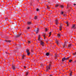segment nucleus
<instances>
[{
  "label": "nucleus",
  "mask_w": 76,
  "mask_h": 76,
  "mask_svg": "<svg viewBox=\"0 0 76 76\" xmlns=\"http://www.w3.org/2000/svg\"><path fill=\"white\" fill-rule=\"evenodd\" d=\"M50 67H51V64H50L49 66H47L46 67V72H47L48 70H51L50 69Z\"/></svg>",
  "instance_id": "1"
},
{
  "label": "nucleus",
  "mask_w": 76,
  "mask_h": 76,
  "mask_svg": "<svg viewBox=\"0 0 76 76\" xmlns=\"http://www.w3.org/2000/svg\"><path fill=\"white\" fill-rule=\"evenodd\" d=\"M26 52L27 54V56H29L30 54V52H29V50L27 49L26 50Z\"/></svg>",
  "instance_id": "2"
},
{
  "label": "nucleus",
  "mask_w": 76,
  "mask_h": 76,
  "mask_svg": "<svg viewBox=\"0 0 76 76\" xmlns=\"http://www.w3.org/2000/svg\"><path fill=\"white\" fill-rule=\"evenodd\" d=\"M45 35H46V34H42V36H43L44 39H45L46 38H47V37H46V36H45Z\"/></svg>",
  "instance_id": "3"
},
{
  "label": "nucleus",
  "mask_w": 76,
  "mask_h": 76,
  "mask_svg": "<svg viewBox=\"0 0 76 76\" xmlns=\"http://www.w3.org/2000/svg\"><path fill=\"white\" fill-rule=\"evenodd\" d=\"M44 43L42 41H40V45H42L43 46H44Z\"/></svg>",
  "instance_id": "4"
},
{
  "label": "nucleus",
  "mask_w": 76,
  "mask_h": 76,
  "mask_svg": "<svg viewBox=\"0 0 76 76\" xmlns=\"http://www.w3.org/2000/svg\"><path fill=\"white\" fill-rule=\"evenodd\" d=\"M72 28H74V29L76 28V25L74 24L73 26H72Z\"/></svg>",
  "instance_id": "5"
},
{
  "label": "nucleus",
  "mask_w": 76,
  "mask_h": 76,
  "mask_svg": "<svg viewBox=\"0 0 76 76\" xmlns=\"http://www.w3.org/2000/svg\"><path fill=\"white\" fill-rule=\"evenodd\" d=\"M62 35H60V34H58L57 37L58 38H60V37L62 36Z\"/></svg>",
  "instance_id": "6"
},
{
  "label": "nucleus",
  "mask_w": 76,
  "mask_h": 76,
  "mask_svg": "<svg viewBox=\"0 0 76 76\" xmlns=\"http://www.w3.org/2000/svg\"><path fill=\"white\" fill-rule=\"evenodd\" d=\"M5 41L6 42H11V41L10 40H5Z\"/></svg>",
  "instance_id": "7"
},
{
  "label": "nucleus",
  "mask_w": 76,
  "mask_h": 76,
  "mask_svg": "<svg viewBox=\"0 0 76 76\" xmlns=\"http://www.w3.org/2000/svg\"><path fill=\"white\" fill-rule=\"evenodd\" d=\"M38 31H39V28H37L36 31V34H38Z\"/></svg>",
  "instance_id": "8"
},
{
  "label": "nucleus",
  "mask_w": 76,
  "mask_h": 76,
  "mask_svg": "<svg viewBox=\"0 0 76 76\" xmlns=\"http://www.w3.org/2000/svg\"><path fill=\"white\" fill-rule=\"evenodd\" d=\"M55 23H56V25H57L58 23V21L57 20H55Z\"/></svg>",
  "instance_id": "9"
},
{
  "label": "nucleus",
  "mask_w": 76,
  "mask_h": 76,
  "mask_svg": "<svg viewBox=\"0 0 76 76\" xmlns=\"http://www.w3.org/2000/svg\"><path fill=\"white\" fill-rule=\"evenodd\" d=\"M59 42V40H57L56 41V44H57V45H59V44H58Z\"/></svg>",
  "instance_id": "10"
},
{
  "label": "nucleus",
  "mask_w": 76,
  "mask_h": 76,
  "mask_svg": "<svg viewBox=\"0 0 76 76\" xmlns=\"http://www.w3.org/2000/svg\"><path fill=\"white\" fill-rule=\"evenodd\" d=\"M38 41H40V35H39L38 37Z\"/></svg>",
  "instance_id": "11"
},
{
  "label": "nucleus",
  "mask_w": 76,
  "mask_h": 76,
  "mask_svg": "<svg viewBox=\"0 0 76 76\" xmlns=\"http://www.w3.org/2000/svg\"><path fill=\"white\" fill-rule=\"evenodd\" d=\"M62 27V26H59V30L60 31H61V27Z\"/></svg>",
  "instance_id": "12"
},
{
  "label": "nucleus",
  "mask_w": 76,
  "mask_h": 76,
  "mask_svg": "<svg viewBox=\"0 0 76 76\" xmlns=\"http://www.w3.org/2000/svg\"><path fill=\"white\" fill-rule=\"evenodd\" d=\"M65 60H66V58H64L62 59V61H64Z\"/></svg>",
  "instance_id": "13"
},
{
  "label": "nucleus",
  "mask_w": 76,
  "mask_h": 76,
  "mask_svg": "<svg viewBox=\"0 0 76 76\" xmlns=\"http://www.w3.org/2000/svg\"><path fill=\"white\" fill-rule=\"evenodd\" d=\"M60 7H61V9H63V7H64L63 6L61 5L60 6Z\"/></svg>",
  "instance_id": "14"
},
{
  "label": "nucleus",
  "mask_w": 76,
  "mask_h": 76,
  "mask_svg": "<svg viewBox=\"0 0 76 76\" xmlns=\"http://www.w3.org/2000/svg\"><path fill=\"white\" fill-rule=\"evenodd\" d=\"M12 68L13 69V70H15V66L13 65L12 66Z\"/></svg>",
  "instance_id": "15"
},
{
  "label": "nucleus",
  "mask_w": 76,
  "mask_h": 76,
  "mask_svg": "<svg viewBox=\"0 0 76 76\" xmlns=\"http://www.w3.org/2000/svg\"><path fill=\"white\" fill-rule=\"evenodd\" d=\"M65 23L67 25V26H69V23H68V22L66 21V22H65Z\"/></svg>",
  "instance_id": "16"
},
{
  "label": "nucleus",
  "mask_w": 76,
  "mask_h": 76,
  "mask_svg": "<svg viewBox=\"0 0 76 76\" xmlns=\"http://www.w3.org/2000/svg\"><path fill=\"white\" fill-rule=\"evenodd\" d=\"M46 55L47 56H49V55H50V54L49 53H47L46 54Z\"/></svg>",
  "instance_id": "17"
},
{
  "label": "nucleus",
  "mask_w": 76,
  "mask_h": 76,
  "mask_svg": "<svg viewBox=\"0 0 76 76\" xmlns=\"http://www.w3.org/2000/svg\"><path fill=\"white\" fill-rule=\"evenodd\" d=\"M55 57H58V55L57 54H55Z\"/></svg>",
  "instance_id": "18"
},
{
  "label": "nucleus",
  "mask_w": 76,
  "mask_h": 76,
  "mask_svg": "<svg viewBox=\"0 0 76 76\" xmlns=\"http://www.w3.org/2000/svg\"><path fill=\"white\" fill-rule=\"evenodd\" d=\"M20 35H21V34H19V35L17 36V37H20Z\"/></svg>",
  "instance_id": "19"
},
{
  "label": "nucleus",
  "mask_w": 76,
  "mask_h": 76,
  "mask_svg": "<svg viewBox=\"0 0 76 76\" xmlns=\"http://www.w3.org/2000/svg\"><path fill=\"white\" fill-rule=\"evenodd\" d=\"M66 42H65L64 44L63 45V48H64V47H65V45H66Z\"/></svg>",
  "instance_id": "20"
},
{
  "label": "nucleus",
  "mask_w": 76,
  "mask_h": 76,
  "mask_svg": "<svg viewBox=\"0 0 76 76\" xmlns=\"http://www.w3.org/2000/svg\"><path fill=\"white\" fill-rule=\"evenodd\" d=\"M72 46V44H69L68 45V47H70Z\"/></svg>",
  "instance_id": "21"
},
{
  "label": "nucleus",
  "mask_w": 76,
  "mask_h": 76,
  "mask_svg": "<svg viewBox=\"0 0 76 76\" xmlns=\"http://www.w3.org/2000/svg\"><path fill=\"white\" fill-rule=\"evenodd\" d=\"M58 4H56L55 5V7H58Z\"/></svg>",
  "instance_id": "22"
},
{
  "label": "nucleus",
  "mask_w": 76,
  "mask_h": 76,
  "mask_svg": "<svg viewBox=\"0 0 76 76\" xmlns=\"http://www.w3.org/2000/svg\"><path fill=\"white\" fill-rule=\"evenodd\" d=\"M27 23L28 25H30L31 24V22H28Z\"/></svg>",
  "instance_id": "23"
},
{
  "label": "nucleus",
  "mask_w": 76,
  "mask_h": 76,
  "mask_svg": "<svg viewBox=\"0 0 76 76\" xmlns=\"http://www.w3.org/2000/svg\"><path fill=\"white\" fill-rule=\"evenodd\" d=\"M72 61V59H70L69 60V63H71Z\"/></svg>",
  "instance_id": "24"
},
{
  "label": "nucleus",
  "mask_w": 76,
  "mask_h": 76,
  "mask_svg": "<svg viewBox=\"0 0 76 76\" xmlns=\"http://www.w3.org/2000/svg\"><path fill=\"white\" fill-rule=\"evenodd\" d=\"M34 19H37V16H35L34 17Z\"/></svg>",
  "instance_id": "25"
},
{
  "label": "nucleus",
  "mask_w": 76,
  "mask_h": 76,
  "mask_svg": "<svg viewBox=\"0 0 76 76\" xmlns=\"http://www.w3.org/2000/svg\"><path fill=\"white\" fill-rule=\"evenodd\" d=\"M72 72H71L70 73V76H72Z\"/></svg>",
  "instance_id": "26"
},
{
  "label": "nucleus",
  "mask_w": 76,
  "mask_h": 76,
  "mask_svg": "<svg viewBox=\"0 0 76 76\" xmlns=\"http://www.w3.org/2000/svg\"><path fill=\"white\" fill-rule=\"evenodd\" d=\"M69 58V57H68L66 58H65V60H68Z\"/></svg>",
  "instance_id": "27"
},
{
  "label": "nucleus",
  "mask_w": 76,
  "mask_h": 76,
  "mask_svg": "<svg viewBox=\"0 0 76 76\" xmlns=\"http://www.w3.org/2000/svg\"><path fill=\"white\" fill-rule=\"evenodd\" d=\"M24 57H25V56H24V55H23L22 56V59H23Z\"/></svg>",
  "instance_id": "28"
},
{
  "label": "nucleus",
  "mask_w": 76,
  "mask_h": 76,
  "mask_svg": "<svg viewBox=\"0 0 76 76\" xmlns=\"http://www.w3.org/2000/svg\"><path fill=\"white\" fill-rule=\"evenodd\" d=\"M47 9H50V7H49L48 5H47Z\"/></svg>",
  "instance_id": "29"
},
{
  "label": "nucleus",
  "mask_w": 76,
  "mask_h": 76,
  "mask_svg": "<svg viewBox=\"0 0 76 76\" xmlns=\"http://www.w3.org/2000/svg\"><path fill=\"white\" fill-rule=\"evenodd\" d=\"M28 75V72H26V76H27Z\"/></svg>",
  "instance_id": "30"
},
{
  "label": "nucleus",
  "mask_w": 76,
  "mask_h": 76,
  "mask_svg": "<svg viewBox=\"0 0 76 76\" xmlns=\"http://www.w3.org/2000/svg\"><path fill=\"white\" fill-rule=\"evenodd\" d=\"M41 65L42 67H44V65H43V64H41Z\"/></svg>",
  "instance_id": "31"
},
{
  "label": "nucleus",
  "mask_w": 76,
  "mask_h": 76,
  "mask_svg": "<svg viewBox=\"0 0 76 76\" xmlns=\"http://www.w3.org/2000/svg\"><path fill=\"white\" fill-rule=\"evenodd\" d=\"M73 55H76V52H75V53H73Z\"/></svg>",
  "instance_id": "32"
},
{
  "label": "nucleus",
  "mask_w": 76,
  "mask_h": 76,
  "mask_svg": "<svg viewBox=\"0 0 76 76\" xmlns=\"http://www.w3.org/2000/svg\"><path fill=\"white\" fill-rule=\"evenodd\" d=\"M47 30H48V29H47V28H45V31L47 32Z\"/></svg>",
  "instance_id": "33"
},
{
  "label": "nucleus",
  "mask_w": 76,
  "mask_h": 76,
  "mask_svg": "<svg viewBox=\"0 0 76 76\" xmlns=\"http://www.w3.org/2000/svg\"><path fill=\"white\" fill-rule=\"evenodd\" d=\"M28 44H30L31 43V42L30 41H28Z\"/></svg>",
  "instance_id": "34"
},
{
  "label": "nucleus",
  "mask_w": 76,
  "mask_h": 76,
  "mask_svg": "<svg viewBox=\"0 0 76 76\" xmlns=\"http://www.w3.org/2000/svg\"><path fill=\"white\" fill-rule=\"evenodd\" d=\"M27 29H30V27H28L27 28Z\"/></svg>",
  "instance_id": "35"
},
{
  "label": "nucleus",
  "mask_w": 76,
  "mask_h": 76,
  "mask_svg": "<svg viewBox=\"0 0 76 76\" xmlns=\"http://www.w3.org/2000/svg\"><path fill=\"white\" fill-rule=\"evenodd\" d=\"M69 8V6H68V4L67 5V7L66 8V9H68Z\"/></svg>",
  "instance_id": "36"
},
{
  "label": "nucleus",
  "mask_w": 76,
  "mask_h": 76,
  "mask_svg": "<svg viewBox=\"0 0 76 76\" xmlns=\"http://www.w3.org/2000/svg\"><path fill=\"white\" fill-rule=\"evenodd\" d=\"M63 16H66V14H64Z\"/></svg>",
  "instance_id": "37"
},
{
  "label": "nucleus",
  "mask_w": 76,
  "mask_h": 76,
  "mask_svg": "<svg viewBox=\"0 0 76 76\" xmlns=\"http://www.w3.org/2000/svg\"><path fill=\"white\" fill-rule=\"evenodd\" d=\"M63 12H61V14H63Z\"/></svg>",
  "instance_id": "38"
},
{
  "label": "nucleus",
  "mask_w": 76,
  "mask_h": 76,
  "mask_svg": "<svg viewBox=\"0 0 76 76\" xmlns=\"http://www.w3.org/2000/svg\"><path fill=\"white\" fill-rule=\"evenodd\" d=\"M36 10H37V11H39V9H37Z\"/></svg>",
  "instance_id": "39"
},
{
  "label": "nucleus",
  "mask_w": 76,
  "mask_h": 76,
  "mask_svg": "<svg viewBox=\"0 0 76 76\" xmlns=\"http://www.w3.org/2000/svg\"><path fill=\"white\" fill-rule=\"evenodd\" d=\"M51 32H50L49 33V35H51Z\"/></svg>",
  "instance_id": "40"
},
{
  "label": "nucleus",
  "mask_w": 76,
  "mask_h": 76,
  "mask_svg": "<svg viewBox=\"0 0 76 76\" xmlns=\"http://www.w3.org/2000/svg\"><path fill=\"white\" fill-rule=\"evenodd\" d=\"M5 20H7V18H5Z\"/></svg>",
  "instance_id": "41"
},
{
  "label": "nucleus",
  "mask_w": 76,
  "mask_h": 76,
  "mask_svg": "<svg viewBox=\"0 0 76 76\" xmlns=\"http://www.w3.org/2000/svg\"><path fill=\"white\" fill-rule=\"evenodd\" d=\"M24 69H25V67H26V66H24Z\"/></svg>",
  "instance_id": "42"
},
{
  "label": "nucleus",
  "mask_w": 76,
  "mask_h": 76,
  "mask_svg": "<svg viewBox=\"0 0 76 76\" xmlns=\"http://www.w3.org/2000/svg\"><path fill=\"white\" fill-rule=\"evenodd\" d=\"M74 6H75V5H76V4H74Z\"/></svg>",
  "instance_id": "43"
},
{
  "label": "nucleus",
  "mask_w": 76,
  "mask_h": 76,
  "mask_svg": "<svg viewBox=\"0 0 76 76\" xmlns=\"http://www.w3.org/2000/svg\"><path fill=\"white\" fill-rule=\"evenodd\" d=\"M50 36H51V34H49V37H50Z\"/></svg>",
  "instance_id": "44"
},
{
  "label": "nucleus",
  "mask_w": 76,
  "mask_h": 76,
  "mask_svg": "<svg viewBox=\"0 0 76 76\" xmlns=\"http://www.w3.org/2000/svg\"><path fill=\"white\" fill-rule=\"evenodd\" d=\"M6 54H8V53L7 52H6Z\"/></svg>",
  "instance_id": "45"
},
{
  "label": "nucleus",
  "mask_w": 76,
  "mask_h": 76,
  "mask_svg": "<svg viewBox=\"0 0 76 76\" xmlns=\"http://www.w3.org/2000/svg\"><path fill=\"white\" fill-rule=\"evenodd\" d=\"M50 76H51V75H50Z\"/></svg>",
  "instance_id": "46"
}]
</instances>
